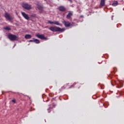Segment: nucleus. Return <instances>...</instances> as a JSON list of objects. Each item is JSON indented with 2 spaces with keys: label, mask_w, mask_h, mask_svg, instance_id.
Returning <instances> with one entry per match:
<instances>
[{
  "label": "nucleus",
  "mask_w": 124,
  "mask_h": 124,
  "mask_svg": "<svg viewBox=\"0 0 124 124\" xmlns=\"http://www.w3.org/2000/svg\"><path fill=\"white\" fill-rule=\"evenodd\" d=\"M49 30H50V31H53V32H57V31H60L61 32H62L65 31V29L64 28L62 29L57 26L50 27L49 28Z\"/></svg>",
  "instance_id": "nucleus-1"
},
{
  "label": "nucleus",
  "mask_w": 124,
  "mask_h": 124,
  "mask_svg": "<svg viewBox=\"0 0 124 124\" xmlns=\"http://www.w3.org/2000/svg\"><path fill=\"white\" fill-rule=\"evenodd\" d=\"M22 6L23 8L26 9V10H31V5L27 3H23Z\"/></svg>",
  "instance_id": "nucleus-2"
},
{
  "label": "nucleus",
  "mask_w": 124,
  "mask_h": 124,
  "mask_svg": "<svg viewBox=\"0 0 124 124\" xmlns=\"http://www.w3.org/2000/svg\"><path fill=\"white\" fill-rule=\"evenodd\" d=\"M8 37L9 39H10V40H11L12 41H15L17 40V39L18 38V37H17V36L12 34H9L8 35Z\"/></svg>",
  "instance_id": "nucleus-3"
},
{
  "label": "nucleus",
  "mask_w": 124,
  "mask_h": 124,
  "mask_svg": "<svg viewBox=\"0 0 124 124\" xmlns=\"http://www.w3.org/2000/svg\"><path fill=\"white\" fill-rule=\"evenodd\" d=\"M62 23L64 24L66 28H69V27H72L74 25L73 24H74V23H71L69 21H66L65 20L63 21Z\"/></svg>",
  "instance_id": "nucleus-4"
},
{
  "label": "nucleus",
  "mask_w": 124,
  "mask_h": 124,
  "mask_svg": "<svg viewBox=\"0 0 124 124\" xmlns=\"http://www.w3.org/2000/svg\"><path fill=\"white\" fill-rule=\"evenodd\" d=\"M36 36H37L38 38H40V39H42V40H48V38L45 37L44 34H36Z\"/></svg>",
  "instance_id": "nucleus-5"
},
{
  "label": "nucleus",
  "mask_w": 124,
  "mask_h": 124,
  "mask_svg": "<svg viewBox=\"0 0 124 124\" xmlns=\"http://www.w3.org/2000/svg\"><path fill=\"white\" fill-rule=\"evenodd\" d=\"M4 17L5 18H6V20H7L8 21H12V20L13 19V18H12L10 16V14L7 13H5Z\"/></svg>",
  "instance_id": "nucleus-6"
},
{
  "label": "nucleus",
  "mask_w": 124,
  "mask_h": 124,
  "mask_svg": "<svg viewBox=\"0 0 124 124\" xmlns=\"http://www.w3.org/2000/svg\"><path fill=\"white\" fill-rule=\"evenodd\" d=\"M58 9L62 12H64L66 10L65 7L63 6H60L58 8Z\"/></svg>",
  "instance_id": "nucleus-7"
},
{
  "label": "nucleus",
  "mask_w": 124,
  "mask_h": 124,
  "mask_svg": "<svg viewBox=\"0 0 124 124\" xmlns=\"http://www.w3.org/2000/svg\"><path fill=\"white\" fill-rule=\"evenodd\" d=\"M21 14L23 17H24V18H25V19L26 20H29V19H30V16H29V15H28V14H26L25 12H21Z\"/></svg>",
  "instance_id": "nucleus-8"
},
{
  "label": "nucleus",
  "mask_w": 124,
  "mask_h": 124,
  "mask_svg": "<svg viewBox=\"0 0 124 124\" xmlns=\"http://www.w3.org/2000/svg\"><path fill=\"white\" fill-rule=\"evenodd\" d=\"M72 15H73L72 13H71L70 12H69L68 14L66 16L67 19H70V17H71V16H72Z\"/></svg>",
  "instance_id": "nucleus-9"
},
{
  "label": "nucleus",
  "mask_w": 124,
  "mask_h": 124,
  "mask_svg": "<svg viewBox=\"0 0 124 124\" xmlns=\"http://www.w3.org/2000/svg\"><path fill=\"white\" fill-rule=\"evenodd\" d=\"M105 5V0H101L100 6H104Z\"/></svg>",
  "instance_id": "nucleus-10"
},
{
  "label": "nucleus",
  "mask_w": 124,
  "mask_h": 124,
  "mask_svg": "<svg viewBox=\"0 0 124 124\" xmlns=\"http://www.w3.org/2000/svg\"><path fill=\"white\" fill-rule=\"evenodd\" d=\"M25 38H26V39H30V38H31V35L30 34H26L25 36Z\"/></svg>",
  "instance_id": "nucleus-11"
},
{
  "label": "nucleus",
  "mask_w": 124,
  "mask_h": 124,
  "mask_svg": "<svg viewBox=\"0 0 124 124\" xmlns=\"http://www.w3.org/2000/svg\"><path fill=\"white\" fill-rule=\"evenodd\" d=\"M54 25H57V26H62V24L59 22V21H54Z\"/></svg>",
  "instance_id": "nucleus-12"
},
{
  "label": "nucleus",
  "mask_w": 124,
  "mask_h": 124,
  "mask_svg": "<svg viewBox=\"0 0 124 124\" xmlns=\"http://www.w3.org/2000/svg\"><path fill=\"white\" fill-rule=\"evenodd\" d=\"M34 42H35V43H36L37 44H38L40 43V41H39V40L35 39L34 40Z\"/></svg>",
  "instance_id": "nucleus-13"
},
{
  "label": "nucleus",
  "mask_w": 124,
  "mask_h": 124,
  "mask_svg": "<svg viewBox=\"0 0 124 124\" xmlns=\"http://www.w3.org/2000/svg\"><path fill=\"white\" fill-rule=\"evenodd\" d=\"M112 5L113 6H117V5H118V1H114V2L112 3Z\"/></svg>",
  "instance_id": "nucleus-14"
},
{
  "label": "nucleus",
  "mask_w": 124,
  "mask_h": 124,
  "mask_svg": "<svg viewBox=\"0 0 124 124\" xmlns=\"http://www.w3.org/2000/svg\"><path fill=\"white\" fill-rule=\"evenodd\" d=\"M4 29L6 31H11V28H10V27H5Z\"/></svg>",
  "instance_id": "nucleus-15"
},
{
  "label": "nucleus",
  "mask_w": 124,
  "mask_h": 124,
  "mask_svg": "<svg viewBox=\"0 0 124 124\" xmlns=\"http://www.w3.org/2000/svg\"><path fill=\"white\" fill-rule=\"evenodd\" d=\"M37 7H38V9H39V10H42L43 8L41 6L38 5Z\"/></svg>",
  "instance_id": "nucleus-16"
},
{
  "label": "nucleus",
  "mask_w": 124,
  "mask_h": 124,
  "mask_svg": "<svg viewBox=\"0 0 124 124\" xmlns=\"http://www.w3.org/2000/svg\"><path fill=\"white\" fill-rule=\"evenodd\" d=\"M48 24H54V21H50V20H49L48 21Z\"/></svg>",
  "instance_id": "nucleus-17"
},
{
  "label": "nucleus",
  "mask_w": 124,
  "mask_h": 124,
  "mask_svg": "<svg viewBox=\"0 0 124 124\" xmlns=\"http://www.w3.org/2000/svg\"><path fill=\"white\" fill-rule=\"evenodd\" d=\"M31 17H36V15L35 14H33L31 15Z\"/></svg>",
  "instance_id": "nucleus-18"
},
{
  "label": "nucleus",
  "mask_w": 124,
  "mask_h": 124,
  "mask_svg": "<svg viewBox=\"0 0 124 124\" xmlns=\"http://www.w3.org/2000/svg\"><path fill=\"white\" fill-rule=\"evenodd\" d=\"M12 102H14V103H16V100L15 99L12 100Z\"/></svg>",
  "instance_id": "nucleus-19"
},
{
  "label": "nucleus",
  "mask_w": 124,
  "mask_h": 124,
  "mask_svg": "<svg viewBox=\"0 0 124 124\" xmlns=\"http://www.w3.org/2000/svg\"><path fill=\"white\" fill-rule=\"evenodd\" d=\"M47 110H48V113H50V112H51V108H49L48 109H47Z\"/></svg>",
  "instance_id": "nucleus-20"
},
{
  "label": "nucleus",
  "mask_w": 124,
  "mask_h": 124,
  "mask_svg": "<svg viewBox=\"0 0 124 124\" xmlns=\"http://www.w3.org/2000/svg\"><path fill=\"white\" fill-rule=\"evenodd\" d=\"M34 40H29V42H34Z\"/></svg>",
  "instance_id": "nucleus-21"
},
{
  "label": "nucleus",
  "mask_w": 124,
  "mask_h": 124,
  "mask_svg": "<svg viewBox=\"0 0 124 124\" xmlns=\"http://www.w3.org/2000/svg\"><path fill=\"white\" fill-rule=\"evenodd\" d=\"M70 1V2H72V0H69Z\"/></svg>",
  "instance_id": "nucleus-22"
}]
</instances>
